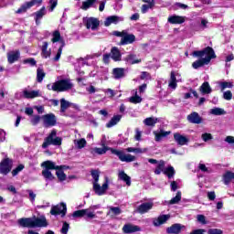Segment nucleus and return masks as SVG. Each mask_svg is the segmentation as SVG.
I'll list each match as a JSON object with an SVG mask.
<instances>
[{
    "label": "nucleus",
    "instance_id": "obj_52",
    "mask_svg": "<svg viewBox=\"0 0 234 234\" xmlns=\"http://www.w3.org/2000/svg\"><path fill=\"white\" fill-rule=\"evenodd\" d=\"M164 173L168 176V178H173V176H175V168L173 166H168L165 169Z\"/></svg>",
    "mask_w": 234,
    "mask_h": 234
},
{
    "label": "nucleus",
    "instance_id": "obj_15",
    "mask_svg": "<svg viewBox=\"0 0 234 234\" xmlns=\"http://www.w3.org/2000/svg\"><path fill=\"white\" fill-rule=\"evenodd\" d=\"M167 22L170 23V25H182L186 23V16L176 15L170 16L167 18Z\"/></svg>",
    "mask_w": 234,
    "mask_h": 234
},
{
    "label": "nucleus",
    "instance_id": "obj_31",
    "mask_svg": "<svg viewBox=\"0 0 234 234\" xmlns=\"http://www.w3.org/2000/svg\"><path fill=\"white\" fill-rule=\"evenodd\" d=\"M164 171H165V162L164 160H160L158 165H156L154 173V175H162Z\"/></svg>",
    "mask_w": 234,
    "mask_h": 234
},
{
    "label": "nucleus",
    "instance_id": "obj_56",
    "mask_svg": "<svg viewBox=\"0 0 234 234\" xmlns=\"http://www.w3.org/2000/svg\"><path fill=\"white\" fill-rule=\"evenodd\" d=\"M197 220L199 222V224L206 225L207 224V220H206V216L199 214L197 216Z\"/></svg>",
    "mask_w": 234,
    "mask_h": 234
},
{
    "label": "nucleus",
    "instance_id": "obj_28",
    "mask_svg": "<svg viewBox=\"0 0 234 234\" xmlns=\"http://www.w3.org/2000/svg\"><path fill=\"white\" fill-rule=\"evenodd\" d=\"M209 25V21H207V19L205 18H201V24L199 26H197V24L192 23L191 27L192 28H194V30H206V28H207Z\"/></svg>",
    "mask_w": 234,
    "mask_h": 234
},
{
    "label": "nucleus",
    "instance_id": "obj_7",
    "mask_svg": "<svg viewBox=\"0 0 234 234\" xmlns=\"http://www.w3.org/2000/svg\"><path fill=\"white\" fill-rule=\"evenodd\" d=\"M176 83H182V75L178 72L172 71L168 81L169 89H172V90H176V87H178Z\"/></svg>",
    "mask_w": 234,
    "mask_h": 234
},
{
    "label": "nucleus",
    "instance_id": "obj_32",
    "mask_svg": "<svg viewBox=\"0 0 234 234\" xmlns=\"http://www.w3.org/2000/svg\"><path fill=\"white\" fill-rule=\"evenodd\" d=\"M154 134L155 136V142H160L162 138H165V136H169V134H171V132H165L164 130H160L159 132H154Z\"/></svg>",
    "mask_w": 234,
    "mask_h": 234
},
{
    "label": "nucleus",
    "instance_id": "obj_43",
    "mask_svg": "<svg viewBox=\"0 0 234 234\" xmlns=\"http://www.w3.org/2000/svg\"><path fill=\"white\" fill-rule=\"evenodd\" d=\"M127 153H134L135 154H142V153H147V149L142 148H134V147H128L126 149Z\"/></svg>",
    "mask_w": 234,
    "mask_h": 234
},
{
    "label": "nucleus",
    "instance_id": "obj_5",
    "mask_svg": "<svg viewBox=\"0 0 234 234\" xmlns=\"http://www.w3.org/2000/svg\"><path fill=\"white\" fill-rule=\"evenodd\" d=\"M56 134H58V132L56 130H52L48 136L44 140L42 144L43 149H47L48 145H61V138L56 136Z\"/></svg>",
    "mask_w": 234,
    "mask_h": 234
},
{
    "label": "nucleus",
    "instance_id": "obj_8",
    "mask_svg": "<svg viewBox=\"0 0 234 234\" xmlns=\"http://www.w3.org/2000/svg\"><path fill=\"white\" fill-rule=\"evenodd\" d=\"M107 189H109V179H106L102 186H101L98 182H93V191L99 197L105 195V193H107Z\"/></svg>",
    "mask_w": 234,
    "mask_h": 234
},
{
    "label": "nucleus",
    "instance_id": "obj_21",
    "mask_svg": "<svg viewBox=\"0 0 234 234\" xmlns=\"http://www.w3.org/2000/svg\"><path fill=\"white\" fill-rule=\"evenodd\" d=\"M187 121L190 123H196V124H200L202 123V117H200V115L198 114V112H192L187 116Z\"/></svg>",
    "mask_w": 234,
    "mask_h": 234
},
{
    "label": "nucleus",
    "instance_id": "obj_59",
    "mask_svg": "<svg viewBox=\"0 0 234 234\" xmlns=\"http://www.w3.org/2000/svg\"><path fill=\"white\" fill-rule=\"evenodd\" d=\"M203 142H209V140H213V135L211 133H205L201 135Z\"/></svg>",
    "mask_w": 234,
    "mask_h": 234
},
{
    "label": "nucleus",
    "instance_id": "obj_24",
    "mask_svg": "<svg viewBox=\"0 0 234 234\" xmlns=\"http://www.w3.org/2000/svg\"><path fill=\"white\" fill-rule=\"evenodd\" d=\"M124 61H126L128 65H136L142 63V58H138L134 54H129L125 57Z\"/></svg>",
    "mask_w": 234,
    "mask_h": 234
},
{
    "label": "nucleus",
    "instance_id": "obj_33",
    "mask_svg": "<svg viewBox=\"0 0 234 234\" xmlns=\"http://www.w3.org/2000/svg\"><path fill=\"white\" fill-rule=\"evenodd\" d=\"M112 74L115 80H120L121 78H123L125 69L122 68H115L112 70Z\"/></svg>",
    "mask_w": 234,
    "mask_h": 234
},
{
    "label": "nucleus",
    "instance_id": "obj_14",
    "mask_svg": "<svg viewBox=\"0 0 234 234\" xmlns=\"http://www.w3.org/2000/svg\"><path fill=\"white\" fill-rule=\"evenodd\" d=\"M33 219V228H47L48 222H47V218L41 216L39 218H32Z\"/></svg>",
    "mask_w": 234,
    "mask_h": 234
},
{
    "label": "nucleus",
    "instance_id": "obj_19",
    "mask_svg": "<svg viewBox=\"0 0 234 234\" xmlns=\"http://www.w3.org/2000/svg\"><path fill=\"white\" fill-rule=\"evenodd\" d=\"M134 41H136V37L134 35L124 32L120 43L121 45H131L132 43H134Z\"/></svg>",
    "mask_w": 234,
    "mask_h": 234
},
{
    "label": "nucleus",
    "instance_id": "obj_30",
    "mask_svg": "<svg viewBox=\"0 0 234 234\" xmlns=\"http://www.w3.org/2000/svg\"><path fill=\"white\" fill-rule=\"evenodd\" d=\"M42 58H44L45 59H47L48 58H50L52 51L50 49H48V42H43L42 44Z\"/></svg>",
    "mask_w": 234,
    "mask_h": 234
},
{
    "label": "nucleus",
    "instance_id": "obj_63",
    "mask_svg": "<svg viewBox=\"0 0 234 234\" xmlns=\"http://www.w3.org/2000/svg\"><path fill=\"white\" fill-rule=\"evenodd\" d=\"M134 139H135L137 142H140V141L142 140V131H140V128H136V129H135Z\"/></svg>",
    "mask_w": 234,
    "mask_h": 234
},
{
    "label": "nucleus",
    "instance_id": "obj_64",
    "mask_svg": "<svg viewBox=\"0 0 234 234\" xmlns=\"http://www.w3.org/2000/svg\"><path fill=\"white\" fill-rule=\"evenodd\" d=\"M208 234H223L224 231H222V229H210L207 231Z\"/></svg>",
    "mask_w": 234,
    "mask_h": 234
},
{
    "label": "nucleus",
    "instance_id": "obj_10",
    "mask_svg": "<svg viewBox=\"0 0 234 234\" xmlns=\"http://www.w3.org/2000/svg\"><path fill=\"white\" fill-rule=\"evenodd\" d=\"M41 3H43V0H31L27 2L20 8H18L16 14H23V12L27 11L29 8H32V6H36V5L39 6Z\"/></svg>",
    "mask_w": 234,
    "mask_h": 234
},
{
    "label": "nucleus",
    "instance_id": "obj_23",
    "mask_svg": "<svg viewBox=\"0 0 234 234\" xmlns=\"http://www.w3.org/2000/svg\"><path fill=\"white\" fill-rule=\"evenodd\" d=\"M20 56H21V53L19 52V50L10 51L9 53H7L8 63L10 64L16 63V61L19 59Z\"/></svg>",
    "mask_w": 234,
    "mask_h": 234
},
{
    "label": "nucleus",
    "instance_id": "obj_44",
    "mask_svg": "<svg viewBox=\"0 0 234 234\" xmlns=\"http://www.w3.org/2000/svg\"><path fill=\"white\" fill-rule=\"evenodd\" d=\"M70 107V102L65 99L60 100V112H65Z\"/></svg>",
    "mask_w": 234,
    "mask_h": 234
},
{
    "label": "nucleus",
    "instance_id": "obj_35",
    "mask_svg": "<svg viewBox=\"0 0 234 234\" xmlns=\"http://www.w3.org/2000/svg\"><path fill=\"white\" fill-rule=\"evenodd\" d=\"M42 166L45 167V169H48V171L59 169V166L56 165V163L52 161H45L42 163Z\"/></svg>",
    "mask_w": 234,
    "mask_h": 234
},
{
    "label": "nucleus",
    "instance_id": "obj_55",
    "mask_svg": "<svg viewBox=\"0 0 234 234\" xmlns=\"http://www.w3.org/2000/svg\"><path fill=\"white\" fill-rule=\"evenodd\" d=\"M48 5L49 12H54V9L58 6V0H49Z\"/></svg>",
    "mask_w": 234,
    "mask_h": 234
},
{
    "label": "nucleus",
    "instance_id": "obj_57",
    "mask_svg": "<svg viewBox=\"0 0 234 234\" xmlns=\"http://www.w3.org/2000/svg\"><path fill=\"white\" fill-rule=\"evenodd\" d=\"M73 218H81V217H85L83 214V209L76 210L72 213Z\"/></svg>",
    "mask_w": 234,
    "mask_h": 234
},
{
    "label": "nucleus",
    "instance_id": "obj_54",
    "mask_svg": "<svg viewBox=\"0 0 234 234\" xmlns=\"http://www.w3.org/2000/svg\"><path fill=\"white\" fill-rule=\"evenodd\" d=\"M182 200V193L177 192L176 196L170 200V204H178Z\"/></svg>",
    "mask_w": 234,
    "mask_h": 234
},
{
    "label": "nucleus",
    "instance_id": "obj_17",
    "mask_svg": "<svg viewBox=\"0 0 234 234\" xmlns=\"http://www.w3.org/2000/svg\"><path fill=\"white\" fill-rule=\"evenodd\" d=\"M122 231L123 233L131 234V233H136L138 231H142V229L139 226L128 223L122 227Z\"/></svg>",
    "mask_w": 234,
    "mask_h": 234
},
{
    "label": "nucleus",
    "instance_id": "obj_16",
    "mask_svg": "<svg viewBox=\"0 0 234 234\" xmlns=\"http://www.w3.org/2000/svg\"><path fill=\"white\" fill-rule=\"evenodd\" d=\"M121 21H123V17L118 16H111L106 18L104 25L105 27H111V25H118V23H121Z\"/></svg>",
    "mask_w": 234,
    "mask_h": 234
},
{
    "label": "nucleus",
    "instance_id": "obj_50",
    "mask_svg": "<svg viewBox=\"0 0 234 234\" xmlns=\"http://www.w3.org/2000/svg\"><path fill=\"white\" fill-rule=\"evenodd\" d=\"M129 101L131 103H142V97L138 96V91H135V95L134 96H132L130 99H129Z\"/></svg>",
    "mask_w": 234,
    "mask_h": 234
},
{
    "label": "nucleus",
    "instance_id": "obj_45",
    "mask_svg": "<svg viewBox=\"0 0 234 234\" xmlns=\"http://www.w3.org/2000/svg\"><path fill=\"white\" fill-rule=\"evenodd\" d=\"M42 176H44V178L46 180H49V181H52L55 178L54 175H52V172H50V170H48V169H44L42 171Z\"/></svg>",
    "mask_w": 234,
    "mask_h": 234
},
{
    "label": "nucleus",
    "instance_id": "obj_6",
    "mask_svg": "<svg viewBox=\"0 0 234 234\" xmlns=\"http://www.w3.org/2000/svg\"><path fill=\"white\" fill-rule=\"evenodd\" d=\"M15 96L17 100H20V98H26L27 100H34V98H41L42 94L39 90H24L22 93L17 92L16 93Z\"/></svg>",
    "mask_w": 234,
    "mask_h": 234
},
{
    "label": "nucleus",
    "instance_id": "obj_29",
    "mask_svg": "<svg viewBox=\"0 0 234 234\" xmlns=\"http://www.w3.org/2000/svg\"><path fill=\"white\" fill-rule=\"evenodd\" d=\"M174 140H176L178 145H186V144L189 142V139L186 136H184L180 133H175Z\"/></svg>",
    "mask_w": 234,
    "mask_h": 234
},
{
    "label": "nucleus",
    "instance_id": "obj_42",
    "mask_svg": "<svg viewBox=\"0 0 234 234\" xmlns=\"http://www.w3.org/2000/svg\"><path fill=\"white\" fill-rule=\"evenodd\" d=\"M83 214L85 218H96V213L94 211H92L90 207L83 209Z\"/></svg>",
    "mask_w": 234,
    "mask_h": 234
},
{
    "label": "nucleus",
    "instance_id": "obj_18",
    "mask_svg": "<svg viewBox=\"0 0 234 234\" xmlns=\"http://www.w3.org/2000/svg\"><path fill=\"white\" fill-rule=\"evenodd\" d=\"M153 206H154L153 202L143 203L137 207V211L141 215H144L145 213H148V211H151V209H153Z\"/></svg>",
    "mask_w": 234,
    "mask_h": 234
},
{
    "label": "nucleus",
    "instance_id": "obj_12",
    "mask_svg": "<svg viewBox=\"0 0 234 234\" xmlns=\"http://www.w3.org/2000/svg\"><path fill=\"white\" fill-rule=\"evenodd\" d=\"M84 23L88 29L96 30L100 27V20L96 17H86Z\"/></svg>",
    "mask_w": 234,
    "mask_h": 234
},
{
    "label": "nucleus",
    "instance_id": "obj_58",
    "mask_svg": "<svg viewBox=\"0 0 234 234\" xmlns=\"http://www.w3.org/2000/svg\"><path fill=\"white\" fill-rule=\"evenodd\" d=\"M91 176L93 178V182L98 183L100 180V172L97 170L91 171Z\"/></svg>",
    "mask_w": 234,
    "mask_h": 234
},
{
    "label": "nucleus",
    "instance_id": "obj_4",
    "mask_svg": "<svg viewBox=\"0 0 234 234\" xmlns=\"http://www.w3.org/2000/svg\"><path fill=\"white\" fill-rule=\"evenodd\" d=\"M51 41L53 45H56V43L58 44V49L57 51L55 58H53V61H58L61 58V54L63 53V47H65V40L63 39V37H61V33H59V31H55L52 34Z\"/></svg>",
    "mask_w": 234,
    "mask_h": 234
},
{
    "label": "nucleus",
    "instance_id": "obj_25",
    "mask_svg": "<svg viewBox=\"0 0 234 234\" xmlns=\"http://www.w3.org/2000/svg\"><path fill=\"white\" fill-rule=\"evenodd\" d=\"M47 15V9L45 6L41 7L40 10L35 12L33 16H35V21L37 25H40L41 19H43V16Z\"/></svg>",
    "mask_w": 234,
    "mask_h": 234
},
{
    "label": "nucleus",
    "instance_id": "obj_61",
    "mask_svg": "<svg viewBox=\"0 0 234 234\" xmlns=\"http://www.w3.org/2000/svg\"><path fill=\"white\" fill-rule=\"evenodd\" d=\"M39 122H41V117L39 115H34L31 118L32 125H37V123H39Z\"/></svg>",
    "mask_w": 234,
    "mask_h": 234
},
{
    "label": "nucleus",
    "instance_id": "obj_39",
    "mask_svg": "<svg viewBox=\"0 0 234 234\" xmlns=\"http://www.w3.org/2000/svg\"><path fill=\"white\" fill-rule=\"evenodd\" d=\"M120 120H122V115H114L106 124V127H108V129H111V127H114V125H116L120 122Z\"/></svg>",
    "mask_w": 234,
    "mask_h": 234
},
{
    "label": "nucleus",
    "instance_id": "obj_62",
    "mask_svg": "<svg viewBox=\"0 0 234 234\" xmlns=\"http://www.w3.org/2000/svg\"><path fill=\"white\" fill-rule=\"evenodd\" d=\"M69 228H70V225H69V223H67V222H64L60 232L62 234H67V233H69Z\"/></svg>",
    "mask_w": 234,
    "mask_h": 234
},
{
    "label": "nucleus",
    "instance_id": "obj_37",
    "mask_svg": "<svg viewBox=\"0 0 234 234\" xmlns=\"http://www.w3.org/2000/svg\"><path fill=\"white\" fill-rule=\"evenodd\" d=\"M108 215L111 217H118V215H122V208L119 207H110Z\"/></svg>",
    "mask_w": 234,
    "mask_h": 234
},
{
    "label": "nucleus",
    "instance_id": "obj_49",
    "mask_svg": "<svg viewBox=\"0 0 234 234\" xmlns=\"http://www.w3.org/2000/svg\"><path fill=\"white\" fill-rule=\"evenodd\" d=\"M45 78V71L43 70V69L38 68L37 69V80L38 81V83H41V81H43Z\"/></svg>",
    "mask_w": 234,
    "mask_h": 234
},
{
    "label": "nucleus",
    "instance_id": "obj_41",
    "mask_svg": "<svg viewBox=\"0 0 234 234\" xmlns=\"http://www.w3.org/2000/svg\"><path fill=\"white\" fill-rule=\"evenodd\" d=\"M59 168L57 169L56 175L58 178V180H60V182H63L65 180H67V176L65 175V173L63 172L62 169H64L65 166H58Z\"/></svg>",
    "mask_w": 234,
    "mask_h": 234
},
{
    "label": "nucleus",
    "instance_id": "obj_13",
    "mask_svg": "<svg viewBox=\"0 0 234 234\" xmlns=\"http://www.w3.org/2000/svg\"><path fill=\"white\" fill-rule=\"evenodd\" d=\"M50 213L51 215H62V217H65L67 214V205L65 203H60L59 205L53 207Z\"/></svg>",
    "mask_w": 234,
    "mask_h": 234
},
{
    "label": "nucleus",
    "instance_id": "obj_3",
    "mask_svg": "<svg viewBox=\"0 0 234 234\" xmlns=\"http://www.w3.org/2000/svg\"><path fill=\"white\" fill-rule=\"evenodd\" d=\"M72 87H74V84L69 79L60 80L47 85L48 90H54L55 92H65L70 90Z\"/></svg>",
    "mask_w": 234,
    "mask_h": 234
},
{
    "label": "nucleus",
    "instance_id": "obj_36",
    "mask_svg": "<svg viewBox=\"0 0 234 234\" xmlns=\"http://www.w3.org/2000/svg\"><path fill=\"white\" fill-rule=\"evenodd\" d=\"M232 180H234V173L231 171H228L223 175V181L226 186L229 184Z\"/></svg>",
    "mask_w": 234,
    "mask_h": 234
},
{
    "label": "nucleus",
    "instance_id": "obj_51",
    "mask_svg": "<svg viewBox=\"0 0 234 234\" xmlns=\"http://www.w3.org/2000/svg\"><path fill=\"white\" fill-rule=\"evenodd\" d=\"M219 87L221 90H225V89H233V82L223 81L219 83Z\"/></svg>",
    "mask_w": 234,
    "mask_h": 234
},
{
    "label": "nucleus",
    "instance_id": "obj_46",
    "mask_svg": "<svg viewBox=\"0 0 234 234\" xmlns=\"http://www.w3.org/2000/svg\"><path fill=\"white\" fill-rule=\"evenodd\" d=\"M96 3V0H86L82 2V10H89L94 4Z\"/></svg>",
    "mask_w": 234,
    "mask_h": 234
},
{
    "label": "nucleus",
    "instance_id": "obj_47",
    "mask_svg": "<svg viewBox=\"0 0 234 234\" xmlns=\"http://www.w3.org/2000/svg\"><path fill=\"white\" fill-rule=\"evenodd\" d=\"M210 114H213L214 116H222V114H226V111L221 108H214L210 110Z\"/></svg>",
    "mask_w": 234,
    "mask_h": 234
},
{
    "label": "nucleus",
    "instance_id": "obj_20",
    "mask_svg": "<svg viewBox=\"0 0 234 234\" xmlns=\"http://www.w3.org/2000/svg\"><path fill=\"white\" fill-rule=\"evenodd\" d=\"M184 225L176 223L174 225H172L171 227L166 229V233L168 234H180V232L182 231V229H184Z\"/></svg>",
    "mask_w": 234,
    "mask_h": 234
},
{
    "label": "nucleus",
    "instance_id": "obj_40",
    "mask_svg": "<svg viewBox=\"0 0 234 234\" xmlns=\"http://www.w3.org/2000/svg\"><path fill=\"white\" fill-rule=\"evenodd\" d=\"M200 92H202V94H211L212 90H211V86H209V82H204L201 85Z\"/></svg>",
    "mask_w": 234,
    "mask_h": 234
},
{
    "label": "nucleus",
    "instance_id": "obj_1",
    "mask_svg": "<svg viewBox=\"0 0 234 234\" xmlns=\"http://www.w3.org/2000/svg\"><path fill=\"white\" fill-rule=\"evenodd\" d=\"M192 56H194V58H199V59L193 62V69H200V67H204V65H209L211 59L217 58L215 51L209 47L200 51H194Z\"/></svg>",
    "mask_w": 234,
    "mask_h": 234
},
{
    "label": "nucleus",
    "instance_id": "obj_9",
    "mask_svg": "<svg viewBox=\"0 0 234 234\" xmlns=\"http://www.w3.org/2000/svg\"><path fill=\"white\" fill-rule=\"evenodd\" d=\"M44 127H54L56 125L58 119L53 113H48L41 117Z\"/></svg>",
    "mask_w": 234,
    "mask_h": 234
},
{
    "label": "nucleus",
    "instance_id": "obj_2",
    "mask_svg": "<svg viewBox=\"0 0 234 234\" xmlns=\"http://www.w3.org/2000/svg\"><path fill=\"white\" fill-rule=\"evenodd\" d=\"M112 151V154H115L118 156L119 160L121 162H134L136 160V157L131 154H125L123 151L112 149V148H108L107 146H103L102 148H98L95 147L91 150V154H105L107 151Z\"/></svg>",
    "mask_w": 234,
    "mask_h": 234
},
{
    "label": "nucleus",
    "instance_id": "obj_22",
    "mask_svg": "<svg viewBox=\"0 0 234 234\" xmlns=\"http://www.w3.org/2000/svg\"><path fill=\"white\" fill-rule=\"evenodd\" d=\"M169 218H171L170 215H161L157 218L154 219L153 224L154 226L158 228V226H162V224H165V222H167Z\"/></svg>",
    "mask_w": 234,
    "mask_h": 234
},
{
    "label": "nucleus",
    "instance_id": "obj_48",
    "mask_svg": "<svg viewBox=\"0 0 234 234\" xmlns=\"http://www.w3.org/2000/svg\"><path fill=\"white\" fill-rule=\"evenodd\" d=\"M74 144L78 149H83V147H85V145H87V140H85L84 138L75 140Z\"/></svg>",
    "mask_w": 234,
    "mask_h": 234
},
{
    "label": "nucleus",
    "instance_id": "obj_26",
    "mask_svg": "<svg viewBox=\"0 0 234 234\" xmlns=\"http://www.w3.org/2000/svg\"><path fill=\"white\" fill-rule=\"evenodd\" d=\"M110 56L113 61H122V52L116 47L112 48Z\"/></svg>",
    "mask_w": 234,
    "mask_h": 234
},
{
    "label": "nucleus",
    "instance_id": "obj_60",
    "mask_svg": "<svg viewBox=\"0 0 234 234\" xmlns=\"http://www.w3.org/2000/svg\"><path fill=\"white\" fill-rule=\"evenodd\" d=\"M223 98L224 100H227L228 101H229V100L233 99V93H231V90H227L223 92Z\"/></svg>",
    "mask_w": 234,
    "mask_h": 234
},
{
    "label": "nucleus",
    "instance_id": "obj_11",
    "mask_svg": "<svg viewBox=\"0 0 234 234\" xmlns=\"http://www.w3.org/2000/svg\"><path fill=\"white\" fill-rule=\"evenodd\" d=\"M9 171H12V160L5 158L0 163V173L1 175H8Z\"/></svg>",
    "mask_w": 234,
    "mask_h": 234
},
{
    "label": "nucleus",
    "instance_id": "obj_38",
    "mask_svg": "<svg viewBox=\"0 0 234 234\" xmlns=\"http://www.w3.org/2000/svg\"><path fill=\"white\" fill-rule=\"evenodd\" d=\"M119 178L122 180V182H125L126 186H131V176L125 174L124 171L119 172Z\"/></svg>",
    "mask_w": 234,
    "mask_h": 234
},
{
    "label": "nucleus",
    "instance_id": "obj_34",
    "mask_svg": "<svg viewBox=\"0 0 234 234\" xmlns=\"http://www.w3.org/2000/svg\"><path fill=\"white\" fill-rule=\"evenodd\" d=\"M147 127H154L158 123V118L156 117H148L143 121Z\"/></svg>",
    "mask_w": 234,
    "mask_h": 234
},
{
    "label": "nucleus",
    "instance_id": "obj_27",
    "mask_svg": "<svg viewBox=\"0 0 234 234\" xmlns=\"http://www.w3.org/2000/svg\"><path fill=\"white\" fill-rule=\"evenodd\" d=\"M17 222L22 228H34L32 218H22Z\"/></svg>",
    "mask_w": 234,
    "mask_h": 234
},
{
    "label": "nucleus",
    "instance_id": "obj_53",
    "mask_svg": "<svg viewBox=\"0 0 234 234\" xmlns=\"http://www.w3.org/2000/svg\"><path fill=\"white\" fill-rule=\"evenodd\" d=\"M25 169V165H18L13 171H12V176H17V175H19V173H21V171H23Z\"/></svg>",
    "mask_w": 234,
    "mask_h": 234
}]
</instances>
